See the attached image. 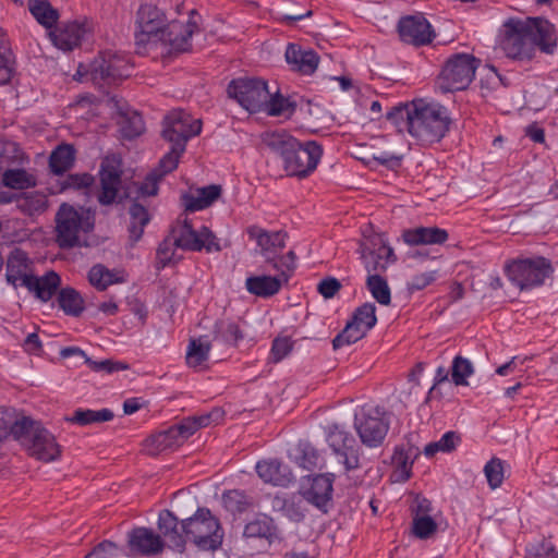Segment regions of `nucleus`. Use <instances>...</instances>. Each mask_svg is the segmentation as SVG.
Masks as SVG:
<instances>
[{"label":"nucleus","mask_w":558,"mask_h":558,"mask_svg":"<svg viewBox=\"0 0 558 558\" xmlns=\"http://www.w3.org/2000/svg\"><path fill=\"white\" fill-rule=\"evenodd\" d=\"M500 47L505 54L517 61H531L538 48L553 54L557 47V31L553 23L543 17L525 20L509 19L504 24Z\"/></svg>","instance_id":"nucleus-1"},{"label":"nucleus","mask_w":558,"mask_h":558,"mask_svg":"<svg viewBox=\"0 0 558 558\" xmlns=\"http://www.w3.org/2000/svg\"><path fill=\"white\" fill-rule=\"evenodd\" d=\"M264 142L281 159L283 169L291 177H307L317 168L323 156V148L316 142L302 144L284 131L267 133Z\"/></svg>","instance_id":"nucleus-2"},{"label":"nucleus","mask_w":558,"mask_h":558,"mask_svg":"<svg viewBox=\"0 0 558 558\" xmlns=\"http://www.w3.org/2000/svg\"><path fill=\"white\" fill-rule=\"evenodd\" d=\"M448 110L438 104L423 100L412 102V116L409 118V133L422 144L439 142L450 125Z\"/></svg>","instance_id":"nucleus-3"},{"label":"nucleus","mask_w":558,"mask_h":558,"mask_svg":"<svg viewBox=\"0 0 558 558\" xmlns=\"http://www.w3.org/2000/svg\"><path fill=\"white\" fill-rule=\"evenodd\" d=\"M181 530L187 541L204 551L218 549L225 535L219 520L207 508H198L191 518L183 520Z\"/></svg>","instance_id":"nucleus-4"},{"label":"nucleus","mask_w":558,"mask_h":558,"mask_svg":"<svg viewBox=\"0 0 558 558\" xmlns=\"http://www.w3.org/2000/svg\"><path fill=\"white\" fill-rule=\"evenodd\" d=\"M505 271L514 286L521 290H527L544 284L553 274V266L549 259L543 256H533L507 263Z\"/></svg>","instance_id":"nucleus-5"},{"label":"nucleus","mask_w":558,"mask_h":558,"mask_svg":"<svg viewBox=\"0 0 558 558\" xmlns=\"http://www.w3.org/2000/svg\"><path fill=\"white\" fill-rule=\"evenodd\" d=\"M325 437L330 449L331 462L341 466L344 472L359 469L360 447L344 426L338 423L327 425Z\"/></svg>","instance_id":"nucleus-6"},{"label":"nucleus","mask_w":558,"mask_h":558,"mask_svg":"<svg viewBox=\"0 0 558 558\" xmlns=\"http://www.w3.org/2000/svg\"><path fill=\"white\" fill-rule=\"evenodd\" d=\"M480 63L477 58L469 53L451 56L439 74V89L442 93L465 89L472 83Z\"/></svg>","instance_id":"nucleus-7"},{"label":"nucleus","mask_w":558,"mask_h":558,"mask_svg":"<svg viewBox=\"0 0 558 558\" xmlns=\"http://www.w3.org/2000/svg\"><path fill=\"white\" fill-rule=\"evenodd\" d=\"M170 234L175 247L183 251L201 252L205 250L207 253L221 251L219 239L208 227L203 226L195 230L187 218L179 219L172 226Z\"/></svg>","instance_id":"nucleus-8"},{"label":"nucleus","mask_w":558,"mask_h":558,"mask_svg":"<svg viewBox=\"0 0 558 558\" xmlns=\"http://www.w3.org/2000/svg\"><path fill=\"white\" fill-rule=\"evenodd\" d=\"M57 243L61 248H70L78 244L81 233L94 228L89 216H84L72 206L62 204L56 215Z\"/></svg>","instance_id":"nucleus-9"},{"label":"nucleus","mask_w":558,"mask_h":558,"mask_svg":"<svg viewBox=\"0 0 558 558\" xmlns=\"http://www.w3.org/2000/svg\"><path fill=\"white\" fill-rule=\"evenodd\" d=\"M354 428L363 445L375 448L383 444L389 422L379 407L363 405L354 415Z\"/></svg>","instance_id":"nucleus-10"},{"label":"nucleus","mask_w":558,"mask_h":558,"mask_svg":"<svg viewBox=\"0 0 558 558\" xmlns=\"http://www.w3.org/2000/svg\"><path fill=\"white\" fill-rule=\"evenodd\" d=\"M359 252L368 275H380L397 260L393 248L381 234L365 238L360 243Z\"/></svg>","instance_id":"nucleus-11"},{"label":"nucleus","mask_w":558,"mask_h":558,"mask_svg":"<svg viewBox=\"0 0 558 558\" xmlns=\"http://www.w3.org/2000/svg\"><path fill=\"white\" fill-rule=\"evenodd\" d=\"M201 131V119L193 118L182 109L170 111L163 119L162 136L171 144L178 145L179 150H185L187 141Z\"/></svg>","instance_id":"nucleus-12"},{"label":"nucleus","mask_w":558,"mask_h":558,"mask_svg":"<svg viewBox=\"0 0 558 558\" xmlns=\"http://www.w3.org/2000/svg\"><path fill=\"white\" fill-rule=\"evenodd\" d=\"M228 94L250 112L263 111L270 96L267 83L259 78H238L228 86Z\"/></svg>","instance_id":"nucleus-13"},{"label":"nucleus","mask_w":558,"mask_h":558,"mask_svg":"<svg viewBox=\"0 0 558 558\" xmlns=\"http://www.w3.org/2000/svg\"><path fill=\"white\" fill-rule=\"evenodd\" d=\"M166 26V15L158 7L150 3L142 4L136 14V43L146 45L149 41H158Z\"/></svg>","instance_id":"nucleus-14"},{"label":"nucleus","mask_w":558,"mask_h":558,"mask_svg":"<svg viewBox=\"0 0 558 558\" xmlns=\"http://www.w3.org/2000/svg\"><path fill=\"white\" fill-rule=\"evenodd\" d=\"M192 421L182 420L179 424L153 435L147 441L151 454L173 450L181 446L190 436L195 433V425Z\"/></svg>","instance_id":"nucleus-15"},{"label":"nucleus","mask_w":558,"mask_h":558,"mask_svg":"<svg viewBox=\"0 0 558 558\" xmlns=\"http://www.w3.org/2000/svg\"><path fill=\"white\" fill-rule=\"evenodd\" d=\"M89 73L95 81L101 80L113 83L130 76L131 66L124 57L105 52L89 65Z\"/></svg>","instance_id":"nucleus-16"},{"label":"nucleus","mask_w":558,"mask_h":558,"mask_svg":"<svg viewBox=\"0 0 558 558\" xmlns=\"http://www.w3.org/2000/svg\"><path fill=\"white\" fill-rule=\"evenodd\" d=\"M121 159L118 156H107L101 162L98 202L101 205L112 204L121 187Z\"/></svg>","instance_id":"nucleus-17"},{"label":"nucleus","mask_w":558,"mask_h":558,"mask_svg":"<svg viewBox=\"0 0 558 558\" xmlns=\"http://www.w3.org/2000/svg\"><path fill=\"white\" fill-rule=\"evenodd\" d=\"M398 33L402 41L420 47L428 45L435 37L430 23L423 15H408L398 23Z\"/></svg>","instance_id":"nucleus-18"},{"label":"nucleus","mask_w":558,"mask_h":558,"mask_svg":"<svg viewBox=\"0 0 558 558\" xmlns=\"http://www.w3.org/2000/svg\"><path fill=\"white\" fill-rule=\"evenodd\" d=\"M196 16H198V14L195 10H192L186 23L179 21L168 23L158 41L169 45L174 51L182 52L189 50L191 47L190 39L198 29V24L195 19Z\"/></svg>","instance_id":"nucleus-19"},{"label":"nucleus","mask_w":558,"mask_h":558,"mask_svg":"<svg viewBox=\"0 0 558 558\" xmlns=\"http://www.w3.org/2000/svg\"><path fill=\"white\" fill-rule=\"evenodd\" d=\"M34 262L21 248H14L7 258L5 280L14 288L26 287L34 277Z\"/></svg>","instance_id":"nucleus-20"},{"label":"nucleus","mask_w":558,"mask_h":558,"mask_svg":"<svg viewBox=\"0 0 558 558\" xmlns=\"http://www.w3.org/2000/svg\"><path fill=\"white\" fill-rule=\"evenodd\" d=\"M333 474H319L310 480V486L303 490L306 501L327 512L332 497Z\"/></svg>","instance_id":"nucleus-21"},{"label":"nucleus","mask_w":558,"mask_h":558,"mask_svg":"<svg viewBox=\"0 0 558 558\" xmlns=\"http://www.w3.org/2000/svg\"><path fill=\"white\" fill-rule=\"evenodd\" d=\"M26 449L32 457L44 462L54 461L61 453L54 436L43 426L34 434Z\"/></svg>","instance_id":"nucleus-22"},{"label":"nucleus","mask_w":558,"mask_h":558,"mask_svg":"<svg viewBox=\"0 0 558 558\" xmlns=\"http://www.w3.org/2000/svg\"><path fill=\"white\" fill-rule=\"evenodd\" d=\"M286 61L291 66V70L303 75H311L318 66L319 57L312 49H305L296 44H289L286 49Z\"/></svg>","instance_id":"nucleus-23"},{"label":"nucleus","mask_w":558,"mask_h":558,"mask_svg":"<svg viewBox=\"0 0 558 558\" xmlns=\"http://www.w3.org/2000/svg\"><path fill=\"white\" fill-rule=\"evenodd\" d=\"M289 280V274L281 270L277 276H253L245 281L246 290L259 298H269L279 292L281 286Z\"/></svg>","instance_id":"nucleus-24"},{"label":"nucleus","mask_w":558,"mask_h":558,"mask_svg":"<svg viewBox=\"0 0 558 558\" xmlns=\"http://www.w3.org/2000/svg\"><path fill=\"white\" fill-rule=\"evenodd\" d=\"M129 545L132 550L146 556L157 555L163 548L160 536L147 527L134 529L129 535Z\"/></svg>","instance_id":"nucleus-25"},{"label":"nucleus","mask_w":558,"mask_h":558,"mask_svg":"<svg viewBox=\"0 0 558 558\" xmlns=\"http://www.w3.org/2000/svg\"><path fill=\"white\" fill-rule=\"evenodd\" d=\"M448 238V232L438 227H416L402 233L403 241L411 246L444 244Z\"/></svg>","instance_id":"nucleus-26"},{"label":"nucleus","mask_w":558,"mask_h":558,"mask_svg":"<svg viewBox=\"0 0 558 558\" xmlns=\"http://www.w3.org/2000/svg\"><path fill=\"white\" fill-rule=\"evenodd\" d=\"M86 28L78 22H70L50 32V38L56 47L69 51L77 47L84 36Z\"/></svg>","instance_id":"nucleus-27"},{"label":"nucleus","mask_w":558,"mask_h":558,"mask_svg":"<svg viewBox=\"0 0 558 558\" xmlns=\"http://www.w3.org/2000/svg\"><path fill=\"white\" fill-rule=\"evenodd\" d=\"M40 427V423L25 416L16 420L11 426H8L0 420V442L8 438L9 435H12L14 439L20 441L24 447H27L34 434H36L37 429Z\"/></svg>","instance_id":"nucleus-28"},{"label":"nucleus","mask_w":558,"mask_h":558,"mask_svg":"<svg viewBox=\"0 0 558 558\" xmlns=\"http://www.w3.org/2000/svg\"><path fill=\"white\" fill-rule=\"evenodd\" d=\"M125 280L124 270L109 269L101 264L94 265L88 271V281L98 291H105L110 286L125 282Z\"/></svg>","instance_id":"nucleus-29"},{"label":"nucleus","mask_w":558,"mask_h":558,"mask_svg":"<svg viewBox=\"0 0 558 558\" xmlns=\"http://www.w3.org/2000/svg\"><path fill=\"white\" fill-rule=\"evenodd\" d=\"M417 452L413 448L397 447L391 458L393 482L404 483L412 474V465Z\"/></svg>","instance_id":"nucleus-30"},{"label":"nucleus","mask_w":558,"mask_h":558,"mask_svg":"<svg viewBox=\"0 0 558 558\" xmlns=\"http://www.w3.org/2000/svg\"><path fill=\"white\" fill-rule=\"evenodd\" d=\"M256 472L263 482L275 486H287L291 482L290 472L276 459L257 462Z\"/></svg>","instance_id":"nucleus-31"},{"label":"nucleus","mask_w":558,"mask_h":558,"mask_svg":"<svg viewBox=\"0 0 558 558\" xmlns=\"http://www.w3.org/2000/svg\"><path fill=\"white\" fill-rule=\"evenodd\" d=\"M61 283L60 276L49 271L43 277H34L26 282V289L43 302L51 300Z\"/></svg>","instance_id":"nucleus-32"},{"label":"nucleus","mask_w":558,"mask_h":558,"mask_svg":"<svg viewBox=\"0 0 558 558\" xmlns=\"http://www.w3.org/2000/svg\"><path fill=\"white\" fill-rule=\"evenodd\" d=\"M293 459L301 468L312 471L326 466L322 452L306 440H300L293 451Z\"/></svg>","instance_id":"nucleus-33"},{"label":"nucleus","mask_w":558,"mask_h":558,"mask_svg":"<svg viewBox=\"0 0 558 558\" xmlns=\"http://www.w3.org/2000/svg\"><path fill=\"white\" fill-rule=\"evenodd\" d=\"M221 194L219 185H208L198 189L195 193L183 195L185 210L194 213L209 207Z\"/></svg>","instance_id":"nucleus-34"},{"label":"nucleus","mask_w":558,"mask_h":558,"mask_svg":"<svg viewBox=\"0 0 558 558\" xmlns=\"http://www.w3.org/2000/svg\"><path fill=\"white\" fill-rule=\"evenodd\" d=\"M247 233L265 253L276 252L286 245V233L280 231L267 232L256 226H252L247 229Z\"/></svg>","instance_id":"nucleus-35"},{"label":"nucleus","mask_w":558,"mask_h":558,"mask_svg":"<svg viewBox=\"0 0 558 558\" xmlns=\"http://www.w3.org/2000/svg\"><path fill=\"white\" fill-rule=\"evenodd\" d=\"M16 206L25 215L43 214L48 206L46 194L41 192H27L16 196Z\"/></svg>","instance_id":"nucleus-36"},{"label":"nucleus","mask_w":558,"mask_h":558,"mask_svg":"<svg viewBox=\"0 0 558 558\" xmlns=\"http://www.w3.org/2000/svg\"><path fill=\"white\" fill-rule=\"evenodd\" d=\"M130 225L129 232L130 239L136 243L143 235L144 228L149 222L150 217L146 207L138 203H133L129 209Z\"/></svg>","instance_id":"nucleus-37"},{"label":"nucleus","mask_w":558,"mask_h":558,"mask_svg":"<svg viewBox=\"0 0 558 558\" xmlns=\"http://www.w3.org/2000/svg\"><path fill=\"white\" fill-rule=\"evenodd\" d=\"M112 418L113 412L109 409H77L71 417H66V421L81 426H86L95 423L108 422Z\"/></svg>","instance_id":"nucleus-38"},{"label":"nucleus","mask_w":558,"mask_h":558,"mask_svg":"<svg viewBox=\"0 0 558 558\" xmlns=\"http://www.w3.org/2000/svg\"><path fill=\"white\" fill-rule=\"evenodd\" d=\"M28 9L36 21L46 28H51L58 21L59 14L48 0H28Z\"/></svg>","instance_id":"nucleus-39"},{"label":"nucleus","mask_w":558,"mask_h":558,"mask_svg":"<svg viewBox=\"0 0 558 558\" xmlns=\"http://www.w3.org/2000/svg\"><path fill=\"white\" fill-rule=\"evenodd\" d=\"M58 303L68 315L78 316L84 310V301L81 294L72 288L60 290Z\"/></svg>","instance_id":"nucleus-40"},{"label":"nucleus","mask_w":558,"mask_h":558,"mask_svg":"<svg viewBox=\"0 0 558 558\" xmlns=\"http://www.w3.org/2000/svg\"><path fill=\"white\" fill-rule=\"evenodd\" d=\"M74 161V150L70 145H60L51 154L49 167L56 174H61L71 168Z\"/></svg>","instance_id":"nucleus-41"},{"label":"nucleus","mask_w":558,"mask_h":558,"mask_svg":"<svg viewBox=\"0 0 558 558\" xmlns=\"http://www.w3.org/2000/svg\"><path fill=\"white\" fill-rule=\"evenodd\" d=\"M2 183L10 189L24 190L34 186L36 179L24 169H8L2 174Z\"/></svg>","instance_id":"nucleus-42"},{"label":"nucleus","mask_w":558,"mask_h":558,"mask_svg":"<svg viewBox=\"0 0 558 558\" xmlns=\"http://www.w3.org/2000/svg\"><path fill=\"white\" fill-rule=\"evenodd\" d=\"M366 287L372 296L381 305H389L391 302V292L387 280L380 275H368Z\"/></svg>","instance_id":"nucleus-43"},{"label":"nucleus","mask_w":558,"mask_h":558,"mask_svg":"<svg viewBox=\"0 0 558 558\" xmlns=\"http://www.w3.org/2000/svg\"><path fill=\"white\" fill-rule=\"evenodd\" d=\"M215 339L226 344H236L243 338L239 325L232 320H220L215 325Z\"/></svg>","instance_id":"nucleus-44"},{"label":"nucleus","mask_w":558,"mask_h":558,"mask_svg":"<svg viewBox=\"0 0 558 558\" xmlns=\"http://www.w3.org/2000/svg\"><path fill=\"white\" fill-rule=\"evenodd\" d=\"M210 344L203 338L191 340L186 351V363L191 367L201 366L208 359Z\"/></svg>","instance_id":"nucleus-45"},{"label":"nucleus","mask_w":558,"mask_h":558,"mask_svg":"<svg viewBox=\"0 0 558 558\" xmlns=\"http://www.w3.org/2000/svg\"><path fill=\"white\" fill-rule=\"evenodd\" d=\"M145 130V123L136 111L122 116L120 121V131L124 138L132 140L140 136Z\"/></svg>","instance_id":"nucleus-46"},{"label":"nucleus","mask_w":558,"mask_h":558,"mask_svg":"<svg viewBox=\"0 0 558 558\" xmlns=\"http://www.w3.org/2000/svg\"><path fill=\"white\" fill-rule=\"evenodd\" d=\"M366 332L367 331H365L363 328L349 320L344 329L332 340V347L335 350H338L344 345L355 343L362 339Z\"/></svg>","instance_id":"nucleus-47"},{"label":"nucleus","mask_w":558,"mask_h":558,"mask_svg":"<svg viewBox=\"0 0 558 558\" xmlns=\"http://www.w3.org/2000/svg\"><path fill=\"white\" fill-rule=\"evenodd\" d=\"M459 441L460 437L457 433L447 432L439 440L427 444L424 448V454L426 457H433L437 452H451L456 449Z\"/></svg>","instance_id":"nucleus-48"},{"label":"nucleus","mask_w":558,"mask_h":558,"mask_svg":"<svg viewBox=\"0 0 558 558\" xmlns=\"http://www.w3.org/2000/svg\"><path fill=\"white\" fill-rule=\"evenodd\" d=\"M474 373L473 364L463 356H456L451 365V379L457 386H466L468 378Z\"/></svg>","instance_id":"nucleus-49"},{"label":"nucleus","mask_w":558,"mask_h":558,"mask_svg":"<svg viewBox=\"0 0 558 558\" xmlns=\"http://www.w3.org/2000/svg\"><path fill=\"white\" fill-rule=\"evenodd\" d=\"M375 313L376 307L373 303H364L354 311L351 322L368 331L376 325L377 318Z\"/></svg>","instance_id":"nucleus-50"},{"label":"nucleus","mask_w":558,"mask_h":558,"mask_svg":"<svg viewBox=\"0 0 558 558\" xmlns=\"http://www.w3.org/2000/svg\"><path fill=\"white\" fill-rule=\"evenodd\" d=\"M243 534L248 538H268L272 535L271 521L267 517L255 519L245 525Z\"/></svg>","instance_id":"nucleus-51"},{"label":"nucleus","mask_w":558,"mask_h":558,"mask_svg":"<svg viewBox=\"0 0 558 558\" xmlns=\"http://www.w3.org/2000/svg\"><path fill=\"white\" fill-rule=\"evenodd\" d=\"M437 531L436 521L428 514L416 515L413 519L412 532L420 539H427Z\"/></svg>","instance_id":"nucleus-52"},{"label":"nucleus","mask_w":558,"mask_h":558,"mask_svg":"<svg viewBox=\"0 0 558 558\" xmlns=\"http://www.w3.org/2000/svg\"><path fill=\"white\" fill-rule=\"evenodd\" d=\"M293 110V104L289 99L284 98L279 94H276L274 96L270 94L269 98L267 99V104L263 109V111L274 117L284 113H291Z\"/></svg>","instance_id":"nucleus-53"},{"label":"nucleus","mask_w":558,"mask_h":558,"mask_svg":"<svg viewBox=\"0 0 558 558\" xmlns=\"http://www.w3.org/2000/svg\"><path fill=\"white\" fill-rule=\"evenodd\" d=\"M222 502L226 509L231 512H243L248 506L246 495L239 489H233L222 495Z\"/></svg>","instance_id":"nucleus-54"},{"label":"nucleus","mask_w":558,"mask_h":558,"mask_svg":"<svg viewBox=\"0 0 558 558\" xmlns=\"http://www.w3.org/2000/svg\"><path fill=\"white\" fill-rule=\"evenodd\" d=\"M484 474L490 488L499 487L504 481V468L500 459L493 458L484 466Z\"/></svg>","instance_id":"nucleus-55"},{"label":"nucleus","mask_w":558,"mask_h":558,"mask_svg":"<svg viewBox=\"0 0 558 558\" xmlns=\"http://www.w3.org/2000/svg\"><path fill=\"white\" fill-rule=\"evenodd\" d=\"M526 557L527 558H558V553L556 551L551 542L544 539L541 542L530 544L526 547Z\"/></svg>","instance_id":"nucleus-56"},{"label":"nucleus","mask_w":558,"mask_h":558,"mask_svg":"<svg viewBox=\"0 0 558 558\" xmlns=\"http://www.w3.org/2000/svg\"><path fill=\"white\" fill-rule=\"evenodd\" d=\"M412 116V104L392 108L387 113V120L390 121L400 131L407 128L409 131V118Z\"/></svg>","instance_id":"nucleus-57"},{"label":"nucleus","mask_w":558,"mask_h":558,"mask_svg":"<svg viewBox=\"0 0 558 558\" xmlns=\"http://www.w3.org/2000/svg\"><path fill=\"white\" fill-rule=\"evenodd\" d=\"M185 150H179L178 145L171 144V149L159 161L158 174L163 177L178 167L179 158Z\"/></svg>","instance_id":"nucleus-58"},{"label":"nucleus","mask_w":558,"mask_h":558,"mask_svg":"<svg viewBox=\"0 0 558 558\" xmlns=\"http://www.w3.org/2000/svg\"><path fill=\"white\" fill-rule=\"evenodd\" d=\"M225 412L220 408H215L210 412L203 413L196 416L186 417L185 421H192L195 425V433L210 424H217L223 418Z\"/></svg>","instance_id":"nucleus-59"},{"label":"nucleus","mask_w":558,"mask_h":558,"mask_svg":"<svg viewBox=\"0 0 558 558\" xmlns=\"http://www.w3.org/2000/svg\"><path fill=\"white\" fill-rule=\"evenodd\" d=\"M436 271H427L414 275L407 283L410 292L421 291L436 280Z\"/></svg>","instance_id":"nucleus-60"},{"label":"nucleus","mask_w":558,"mask_h":558,"mask_svg":"<svg viewBox=\"0 0 558 558\" xmlns=\"http://www.w3.org/2000/svg\"><path fill=\"white\" fill-rule=\"evenodd\" d=\"M161 174L157 170L149 172L145 180L138 186V193L142 196H155L158 193V183L161 180Z\"/></svg>","instance_id":"nucleus-61"},{"label":"nucleus","mask_w":558,"mask_h":558,"mask_svg":"<svg viewBox=\"0 0 558 558\" xmlns=\"http://www.w3.org/2000/svg\"><path fill=\"white\" fill-rule=\"evenodd\" d=\"M163 537L171 549L177 550L179 553L184 551L187 538L185 537L183 531L181 530V523H178L177 529L171 530Z\"/></svg>","instance_id":"nucleus-62"},{"label":"nucleus","mask_w":558,"mask_h":558,"mask_svg":"<svg viewBox=\"0 0 558 558\" xmlns=\"http://www.w3.org/2000/svg\"><path fill=\"white\" fill-rule=\"evenodd\" d=\"M292 350V343L289 338H276L271 345V357L274 362H280Z\"/></svg>","instance_id":"nucleus-63"},{"label":"nucleus","mask_w":558,"mask_h":558,"mask_svg":"<svg viewBox=\"0 0 558 558\" xmlns=\"http://www.w3.org/2000/svg\"><path fill=\"white\" fill-rule=\"evenodd\" d=\"M175 248L171 234H169V236L159 244L157 256L162 266H166L173 260Z\"/></svg>","instance_id":"nucleus-64"}]
</instances>
